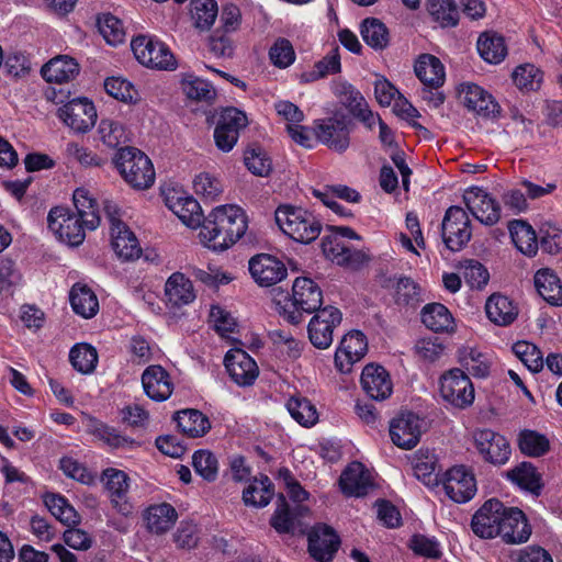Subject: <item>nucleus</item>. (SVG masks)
I'll return each instance as SVG.
<instances>
[{
	"mask_svg": "<svg viewBox=\"0 0 562 562\" xmlns=\"http://www.w3.org/2000/svg\"><path fill=\"white\" fill-rule=\"evenodd\" d=\"M192 464L195 472L207 481H214L218 473L216 457L207 450H199L192 457Z\"/></svg>",
	"mask_w": 562,
	"mask_h": 562,
	"instance_id": "obj_60",
	"label": "nucleus"
},
{
	"mask_svg": "<svg viewBox=\"0 0 562 562\" xmlns=\"http://www.w3.org/2000/svg\"><path fill=\"white\" fill-rule=\"evenodd\" d=\"M44 503L52 515L67 526L77 525L80 520L76 509L68 501L58 494H46Z\"/></svg>",
	"mask_w": 562,
	"mask_h": 562,
	"instance_id": "obj_50",
	"label": "nucleus"
},
{
	"mask_svg": "<svg viewBox=\"0 0 562 562\" xmlns=\"http://www.w3.org/2000/svg\"><path fill=\"white\" fill-rule=\"evenodd\" d=\"M507 477L521 488L538 493L541 488V477L536 468L529 462H522L507 472Z\"/></svg>",
	"mask_w": 562,
	"mask_h": 562,
	"instance_id": "obj_51",
	"label": "nucleus"
},
{
	"mask_svg": "<svg viewBox=\"0 0 562 562\" xmlns=\"http://www.w3.org/2000/svg\"><path fill=\"white\" fill-rule=\"evenodd\" d=\"M142 384L145 394L156 402L168 400L173 391L171 378L161 366L147 367L142 374Z\"/></svg>",
	"mask_w": 562,
	"mask_h": 562,
	"instance_id": "obj_27",
	"label": "nucleus"
},
{
	"mask_svg": "<svg viewBox=\"0 0 562 562\" xmlns=\"http://www.w3.org/2000/svg\"><path fill=\"white\" fill-rule=\"evenodd\" d=\"M70 304L76 314L85 318L94 316L99 310L95 294L86 285L76 284L70 291Z\"/></svg>",
	"mask_w": 562,
	"mask_h": 562,
	"instance_id": "obj_45",
	"label": "nucleus"
},
{
	"mask_svg": "<svg viewBox=\"0 0 562 562\" xmlns=\"http://www.w3.org/2000/svg\"><path fill=\"white\" fill-rule=\"evenodd\" d=\"M485 311L488 319L499 326L512 324L518 315V310L513 302L497 293L487 299Z\"/></svg>",
	"mask_w": 562,
	"mask_h": 562,
	"instance_id": "obj_38",
	"label": "nucleus"
},
{
	"mask_svg": "<svg viewBox=\"0 0 562 562\" xmlns=\"http://www.w3.org/2000/svg\"><path fill=\"white\" fill-rule=\"evenodd\" d=\"M103 212L110 223L111 244L117 257L124 260L138 258L140 246L134 233L121 221L116 203L104 200Z\"/></svg>",
	"mask_w": 562,
	"mask_h": 562,
	"instance_id": "obj_6",
	"label": "nucleus"
},
{
	"mask_svg": "<svg viewBox=\"0 0 562 562\" xmlns=\"http://www.w3.org/2000/svg\"><path fill=\"white\" fill-rule=\"evenodd\" d=\"M463 202L471 214L484 225L492 226L501 218L499 204L481 188L467 190Z\"/></svg>",
	"mask_w": 562,
	"mask_h": 562,
	"instance_id": "obj_18",
	"label": "nucleus"
},
{
	"mask_svg": "<svg viewBox=\"0 0 562 562\" xmlns=\"http://www.w3.org/2000/svg\"><path fill=\"white\" fill-rule=\"evenodd\" d=\"M389 430L396 447L411 450L418 445L422 434L426 430V422L418 415L406 412L391 420Z\"/></svg>",
	"mask_w": 562,
	"mask_h": 562,
	"instance_id": "obj_11",
	"label": "nucleus"
},
{
	"mask_svg": "<svg viewBox=\"0 0 562 562\" xmlns=\"http://www.w3.org/2000/svg\"><path fill=\"white\" fill-rule=\"evenodd\" d=\"M459 94L462 103L477 115L486 119H495L499 115V104L482 87L471 82L462 83Z\"/></svg>",
	"mask_w": 562,
	"mask_h": 562,
	"instance_id": "obj_20",
	"label": "nucleus"
},
{
	"mask_svg": "<svg viewBox=\"0 0 562 562\" xmlns=\"http://www.w3.org/2000/svg\"><path fill=\"white\" fill-rule=\"evenodd\" d=\"M473 438L484 461L494 465H503L509 460L510 447L503 435L492 429H480L474 432Z\"/></svg>",
	"mask_w": 562,
	"mask_h": 562,
	"instance_id": "obj_16",
	"label": "nucleus"
},
{
	"mask_svg": "<svg viewBox=\"0 0 562 562\" xmlns=\"http://www.w3.org/2000/svg\"><path fill=\"white\" fill-rule=\"evenodd\" d=\"M131 47L136 59L146 67L165 70L176 67L173 54L158 40L139 35L132 41Z\"/></svg>",
	"mask_w": 562,
	"mask_h": 562,
	"instance_id": "obj_8",
	"label": "nucleus"
},
{
	"mask_svg": "<svg viewBox=\"0 0 562 562\" xmlns=\"http://www.w3.org/2000/svg\"><path fill=\"white\" fill-rule=\"evenodd\" d=\"M87 431L112 449L133 448L136 445L134 439L95 418L89 419Z\"/></svg>",
	"mask_w": 562,
	"mask_h": 562,
	"instance_id": "obj_36",
	"label": "nucleus"
},
{
	"mask_svg": "<svg viewBox=\"0 0 562 562\" xmlns=\"http://www.w3.org/2000/svg\"><path fill=\"white\" fill-rule=\"evenodd\" d=\"M339 485L347 496H364L372 486L371 475L362 463L352 462L341 473Z\"/></svg>",
	"mask_w": 562,
	"mask_h": 562,
	"instance_id": "obj_30",
	"label": "nucleus"
},
{
	"mask_svg": "<svg viewBox=\"0 0 562 562\" xmlns=\"http://www.w3.org/2000/svg\"><path fill=\"white\" fill-rule=\"evenodd\" d=\"M428 12L441 27H452L459 22V11L453 0H428Z\"/></svg>",
	"mask_w": 562,
	"mask_h": 562,
	"instance_id": "obj_49",
	"label": "nucleus"
},
{
	"mask_svg": "<svg viewBox=\"0 0 562 562\" xmlns=\"http://www.w3.org/2000/svg\"><path fill=\"white\" fill-rule=\"evenodd\" d=\"M351 120L341 112L333 116L316 120L314 131L317 139L328 148L344 153L350 144Z\"/></svg>",
	"mask_w": 562,
	"mask_h": 562,
	"instance_id": "obj_7",
	"label": "nucleus"
},
{
	"mask_svg": "<svg viewBox=\"0 0 562 562\" xmlns=\"http://www.w3.org/2000/svg\"><path fill=\"white\" fill-rule=\"evenodd\" d=\"M361 385L363 391L375 401H383L392 394L393 385L387 371L375 364H368L362 370Z\"/></svg>",
	"mask_w": 562,
	"mask_h": 562,
	"instance_id": "obj_28",
	"label": "nucleus"
},
{
	"mask_svg": "<svg viewBox=\"0 0 562 562\" xmlns=\"http://www.w3.org/2000/svg\"><path fill=\"white\" fill-rule=\"evenodd\" d=\"M322 250L331 262L350 269L360 268L367 260L362 251L351 249L337 234L325 235L322 238Z\"/></svg>",
	"mask_w": 562,
	"mask_h": 562,
	"instance_id": "obj_19",
	"label": "nucleus"
},
{
	"mask_svg": "<svg viewBox=\"0 0 562 562\" xmlns=\"http://www.w3.org/2000/svg\"><path fill=\"white\" fill-rule=\"evenodd\" d=\"M367 350L368 342L361 331L353 330L345 335L335 353L337 369L342 373L349 372L352 364L364 357Z\"/></svg>",
	"mask_w": 562,
	"mask_h": 562,
	"instance_id": "obj_23",
	"label": "nucleus"
},
{
	"mask_svg": "<svg viewBox=\"0 0 562 562\" xmlns=\"http://www.w3.org/2000/svg\"><path fill=\"white\" fill-rule=\"evenodd\" d=\"M513 80L521 90H537L542 81V74L533 65H521L514 70Z\"/></svg>",
	"mask_w": 562,
	"mask_h": 562,
	"instance_id": "obj_58",
	"label": "nucleus"
},
{
	"mask_svg": "<svg viewBox=\"0 0 562 562\" xmlns=\"http://www.w3.org/2000/svg\"><path fill=\"white\" fill-rule=\"evenodd\" d=\"M143 517L148 531L162 535L173 527L178 519V513L172 505L160 503L146 508Z\"/></svg>",
	"mask_w": 562,
	"mask_h": 562,
	"instance_id": "obj_32",
	"label": "nucleus"
},
{
	"mask_svg": "<svg viewBox=\"0 0 562 562\" xmlns=\"http://www.w3.org/2000/svg\"><path fill=\"white\" fill-rule=\"evenodd\" d=\"M69 360L78 372L91 373L98 363L97 350L87 344L76 345L69 352Z\"/></svg>",
	"mask_w": 562,
	"mask_h": 562,
	"instance_id": "obj_55",
	"label": "nucleus"
},
{
	"mask_svg": "<svg viewBox=\"0 0 562 562\" xmlns=\"http://www.w3.org/2000/svg\"><path fill=\"white\" fill-rule=\"evenodd\" d=\"M248 124L247 116L236 108L224 109L214 130L216 147L224 151H231L236 145L239 132Z\"/></svg>",
	"mask_w": 562,
	"mask_h": 562,
	"instance_id": "obj_12",
	"label": "nucleus"
},
{
	"mask_svg": "<svg viewBox=\"0 0 562 562\" xmlns=\"http://www.w3.org/2000/svg\"><path fill=\"white\" fill-rule=\"evenodd\" d=\"M273 496V484L267 475L255 477L243 492V501L247 506L265 507Z\"/></svg>",
	"mask_w": 562,
	"mask_h": 562,
	"instance_id": "obj_42",
	"label": "nucleus"
},
{
	"mask_svg": "<svg viewBox=\"0 0 562 562\" xmlns=\"http://www.w3.org/2000/svg\"><path fill=\"white\" fill-rule=\"evenodd\" d=\"M41 74L47 82H68L79 74V65L74 58L60 55L46 63Z\"/></svg>",
	"mask_w": 562,
	"mask_h": 562,
	"instance_id": "obj_34",
	"label": "nucleus"
},
{
	"mask_svg": "<svg viewBox=\"0 0 562 562\" xmlns=\"http://www.w3.org/2000/svg\"><path fill=\"white\" fill-rule=\"evenodd\" d=\"M166 205L188 227L203 224L202 209L193 196L172 190L166 195Z\"/></svg>",
	"mask_w": 562,
	"mask_h": 562,
	"instance_id": "obj_22",
	"label": "nucleus"
},
{
	"mask_svg": "<svg viewBox=\"0 0 562 562\" xmlns=\"http://www.w3.org/2000/svg\"><path fill=\"white\" fill-rule=\"evenodd\" d=\"M422 322L435 333H449L454 328L452 314L440 303L425 305L422 310Z\"/></svg>",
	"mask_w": 562,
	"mask_h": 562,
	"instance_id": "obj_39",
	"label": "nucleus"
},
{
	"mask_svg": "<svg viewBox=\"0 0 562 562\" xmlns=\"http://www.w3.org/2000/svg\"><path fill=\"white\" fill-rule=\"evenodd\" d=\"M441 236L447 248L452 251L461 250L470 241L471 221L461 206L448 207L441 223Z\"/></svg>",
	"mask_w": 562,
	"mask_h": 562,
	"instance_id": "obj_9",
	"label": "nucleus"
},
{
	"mask_svg": "<svg viewBox=\"0 0 562 562\" xmlns=\"http://www.w3.org/2000/svg\"><path fill=\"white\" fill-rule=\"evenodd\" d=\"M323 303V292L317 283L308 278H296L292 286L290 303L282 307L284 318L291 324L302 321V313H317Z\"/></svg>",
	"mask_w": 562,
	"mask_h": 562,
	"instance_id": "obj_5",
	"label": "nucleus"
},
{
	"mask_svg": "<svg viewBox=\"0 0 562 562\" xmlns=\"http://www.w3.org/2000/svg\"><path fill=\"white\" fill-rule=\"evenodd\" d=\"M245 165L250 172L259 177H267L272 170L271 159L261 147L246 150Z\"/></svg>",
	"mask_w": 562,
	"mask_h": 562,
	"instance_id": "obj_59",
	"label": "nucleus"
},
{
	"mask_svg": "<svg viewBox=\"0 0 562 562\" xmlns=\"http://www.w3.org/2000/svg\"><path fill=\"white\" fill-rule=\"evenodd\" d=\"M477 50L481 57L491 64L501 63L507 54L503 36L491 32H485L479 37Z\"/></svg>",
	"mask_w": 562,
	"mask_h": 562,
	"instance_id": "obj_47",
	"label": "nucleus"
},
{
	"mask_svg": "<svg viewBox=\"0 0 562 562\" xmlns=\"http://www.w3.org/2000/svg\"><path fill=\"white\" fill-rule=\"evenodd\" d=\"M333 89L341 104L347 108L355 117L362 121L369 127L375 123L376 119L369 110L364 98L352 85L340 81L335 83Z\"/></svg>",
	"mask_w": 562,
	"mask_h": 562,
	"instance_id": "obj_25",
	"label": "nucleus"
},
{
	"mask_svg": "<svg viewBox=\"0 0 562 562\" xmlns=\"http://www.w3.org/2000/svg\"><path fill=\"white\" fill-rule=\"evenodd\" d=\"M58 117L75 132L86 133L94 125L97 111L88 99H74L58 109Z\"/></svg>",
	"mask_w": 562,
	"mask_h": 562,
	"instance_id": "obj_17",
	"label": "nucleus"
},
{
	"mask_svg": "<svg viewBox=\"0 0 562 562\" xmlns=\"http://www.w3.org/2000/svg\"><path fill=\"white\" fill-rule=\"evenodd\" d=\"M191 15L196 27L207 30L217 16V4L214 0H191Z\"/></svg>",
	"mask_w": 562,
	"mask_h": 562,
	"instance_id": "obj_56",
	"label": "nucleus"
},
{
	"mask_svg": "<svg viewBox=\"0 0 562 562\" xmlns=\"http://www.w3.org/2000/svg\"><path fill=\"white\" fill-rule=\"evenodd\" d=\"M513 351L531 372H539L543 368L541 352L535 345L518 341L513 346Z\"/></svg>",
	"mask_w": 562,
	"mask_h": 562,
	"instance_id": "obj_61",
	"label": "nucleus"
},
{
	"mask_svg": "<svg viewBox=\"0 0 562 562\" xmlns=\"http://www.w3.org/2000/svg\"><path fill=\"white\" fill-rule=\"evenodd\" d=\"M518 447L524 454L537 458L549 451L550 442L544 435L525 429L518 435Z\"/></svg>",
	"mask_w": 562,
	"mask_h": 562,
	"instance_id": "obj_52",
	"label": "nucleus"
},
{
	"mask_svg": "<svg viewBox=\"0 0 562 562\" xmlns=\"http://www.w3.org/2000/svg\"><path fill=\"white\" fill-rule=\"evenodd\" d=\"M178 428L188 437L204 436L211 428L209 418L196 409H183L176 414Z\"/></svg>",
	"mask_w": 562,
	"mask_h": 562,
	"instance_id": "obj_41",
	"label": "nucleus"
},
{
	"mask_svg": "<svg viewBox=\"0 0 562 562\" xmlns=\"http://www.w3.org/2000/svg\"><path fill=\"white\" fill-rule=\"evenodd\" d=\"M530 535L531 528L525 514L516 507H507L498 536L507 543H522Z\"/></svg>",
	"mask_w": 562,
	"mask_h": 562,
	"instance_id": "obj_31",
	"label": "nucleus"
},
{
	"mask_svg": "<svg viewBox=\"0 0 562 562\" xmlns=\"http://www.w3.org/2000/svg\"><path fill=\"white\" fill-rule=\"evenodd\" d=\"M247 216L237 205H220L203 221L202 241L215 251H223L240 239L247 231Z\"/></svg>",
	"mask_w": 562,
	"mask_h": 562,
	"instance_id": "obj_2",
	"label": "nucleus"
},
{
	"mask_svg": "<svg viewBox=\"0 0 562 562\" xmlns=\"http://www.w3.org/2000/svg\"><path fill=\"white\" fill-rule=\"evenodd\" d=\"M167 302L175 307L192 303L195 292L192 282L181 272L172 273L165 284Z\"/></svg>",
	"mask_w": 562,
	"mask_h": 562,
	"instance_id": "obj_33",
	"label": "nucleus"
},
{
	"mask_svg": "<svg viewBox=\"0 0 562 562\" xmlns=\"http://www.w3.org/2000/svg\"><path fill=\"white\" fill-rule=\"evenodd\" d=\"M442 398L458 408H465L474 401V387L463 370L454 368L440 379Z\"/></svg>",
	"mask_w": 562,
	"mask_h": 562,
	"instance_id": "obj_10",
	"label": "nucleus"
},
{
	"mask_svg": "<svg viewBox=\"0 0 562 562\" xmlns=\"http://www.w3.org/2000/svg\"><path fill=\"white\" fill-rule=\"evenodd\" d=\"M224 364L231 379L239 386L254 384L259 373L256 361L241 349L229 350Z\"/></svg>",
	"mask_w": 562,
	"mask_h": 562,
	"instance_id": "obj_21",
	"label": "nucleus"
},
{
	"mask_svg": "<svg viewBox=\"0 0 562 562\" xmlns=\"http://www.w3.org/2000/svg\"><path fill=\"white\" fill-rule=\"evenodd\" d=\"M76 212L66 207H53L47 216L49 229L57 238L70 246H79L86 237V231L100 225L97 201L86 188H78L72 194Z\"/></svg>",
	"mask_w": 562,
	"mask_h": 562,
	"instance_id": "obj_1",
	"label": "nucleus"
},
{
	"mask_svg": "<svg viewBox=\"0 0 562 562\" xmlns=\"http://www.w3.org/2000/svg\"><path fill=\"white\" fill-rule=\"evenodd\" d=\"M463 278L472 289H481L490 278L486 268L476 260H465L463 263Z\"/></svg>",
	"mask_w": 562,
	"mask_h": 562,
	"instance_id": "obj_63",
	"label": "nucleus"
},
{
	"mask_svg": "<svg viewBox=\"0 0 562 562\" xmlns=\"http://www.w3.org/2000/svg\"><path fill=\"white\" fill-rule=\"evenodd\" d=\"M339 544V537L326 525L315 526L308 533V551L319 562L330 561Z\"/></svg>",
	"mask_w": 562,
	"mask_h": 562,
	"instance_id": "obj_26",
	"label": "nucleus"
},
{
	"mask_svg": "<svg viewBox=\"0 0 562 562\" xmlns=\"http://www.w3.org/2000/svg\"><path fill=\"white\" fill-rule=\"evenodd\" d=\"M507 507L498 499L486 501L472 518L473 532L482 539L497 537Z\"/></svg>",
	"mask_w": 562,
	"mask_h": 562,
	"instance_id": "obj_15",
	"label": "nucleus"
},
{
	"mask_svg": "<svg viewBox=\"0 0 562 562\" xmlns=\"http://www.w3.org/2000/svg\"><path fill=\"white\" fill-rule=\"evenodd\" d=\"M98 29L110 45H117L125 38L122 21L111 13H103L98 18Z\"/></svg>",
	"mask_w": 562,
	"mask_h": 562,
	"instance_id": "obj_57",
	"label": "nucleus"
},
{
	"mask_svg": "<svg viewBox=\"0 0 562 562\" xmlns=\"http://www.w3.org/2000/svg\"><path fill=\"white\" fill-rule=\"evenodd\" d=\"M458 361L474 378H485L490 372L487 357L473 347L463 346L459 348Z\"/></svg>",
	"mask_w": 562,
	"mask_h": 562,
	"instance_id": "obj_44",
	"label": "nucleus"
},
{
	"mask_svg": "<svg viewBox=\"0 0 562 562\" xmlns=\"http://www.w3.org/2000/svg\"><path fill=\"white\" fill-rule=\"evenodd\" d=\"M441 483L446 495L459 504L469 502L476 493L474 474L464 465L449 469L443 474Z\"/></svg>",
	"mask_w": 562,
	"mask_h": 562,
	"instance_id": "obj_14",
	"label": "nucleus"
},
{
	"mask_svg": "<svg viewBox=\"0 0 562 562\" xmlns=\"http://www.w3.org/2000/svg\"><path fill=\"white\" fill-rule=\"evenodd\" d=\"M360 34L364 43L375 50L384 49L390 42L387 27L375 18H368L361 23Z\"/></svg>",
	"mask_w": 562,
	"mask_h": 562,
	"instance_id": "obj_46",
	"label": "nucleus"
},
{
	"mask_svg": "<svg viewBox=\"0 0 562 562\" xmlns=\"http://www.w3.org/2000/svg\"><path fill=\"white\" fill-rule=\"evenodd\" d=\"M100 140L110 148H116L130 140L126 127L113 119H102L98 126Z\"/></svg>",
	"mask_w": 562,
	"mask_h": 562,
	"instance_id": "obj_48",
	"label": "nucleus"
},
{
	"mask_svg": "<svg viewBox=\"0 0 562 562\" xmlns=\"http://www.w3.org/2000/svg\"><path fill=\"white\" fill-rule=\"evenodd\" d=\"M508 231L513 243L520 252L529 257L537 254V235L533 228L526 221H510L508 224Z\"/></svg>",
	"mask_w": 562,
	"mask_h": 562,
	"instance_id": "obj_40",
	"label": "nucleus"
},
{
	"mask_svg": "<svg viewBox=\"0 0 562 562\" xmlns=\"http://www.w3.org/2000/svg\"><path fill=\"white\" fill-rule=\"evenodd\" d=\"M115 166L123 179L134 189L145 190L155 181L151 160L135 147L120 148L114 158Z\"/></svg>",
	"mask_w": 562,
	"mask_h": 562,
	"instance_id": "obj_4",
	"label": "nucleus"
},
{
	"mask_svg": "<svg viewBox=\"0 0 562 562\" xmlns=\"http://www.w3.org/2000/svg\"><path fill=\"white\" fill-rule=\"evenodd\" d=\"M417 78L429 88H439L445 82V68L441 61L429 54L422 55L415 64Z\"/></svg>",
	"mask_w": 562,
	"mask_h": 562,
	"instance_id": "obj_37",
	"label": "nucleus"
},
{
	"mask_svg": "<svg viewBox=\"0 0 562 562\" xmlns=\"http://www.w3.org/2000/svg\"><path fill=\"white\" fill-rule=\"evenodd\" d=\"M104 89L108 94L123 102H134L137 100V91L133 85L121 77L105 79Z\"/></svg>",
	"mask_w": 562,
	"mask_h": 562,
	"instance_id": "obj_62",
	"label": "nucleus"
},
{
	"mask_svg": "<svg viewBox=\"0 0 562 562\" xmlns=\"http://www.w3.org/2000/svg\"><path fill=\"white\" fill-rule=\"evenodd\" d=\"M341 319V312L334 306H326L315 313L307 326L311 344L317 349L329 348L334 330L340 325Z\"/></svg>",
	"mask_w": 562,
	"mask_h": 562,
	"instance_id": "obj_13",
	"label": "nucleus"
},
{
	"mask_svg": "<svg viewBox=\"0 0 562 562\" xmlns=\"http://www.w3.org/2000/svg\"><path fill=\"white\" fill-rule=\"evenodd\" d=\"M279 228L293 240L310 244L322 231L316 217L304 209L292 205H280L274 212Z\"/></svg>",
	"mask_w": 562,
	"mask_h": 562,
	"instance_id": "obj_3",
	"label": "nucleus"
},
{
	"mask_svg": "<svg viewBox=\"0 0 562 562\" xmlns=\"http://www.w3.org/2000/svg\"><path fill=\"white\" fill-rule=\"evenodd\" d=\"M252 279L261 286H271L286 276V268L279 259L268 254H260L249 260Z\"/></svg>",
	"mask_w": 562,
	"mask_h": 562,
	"instance_id": "obj_24",
	"label": "nucleus"
},
{
	"mask_svg": "<svg viewBox=\"0 0 562 562\" xmlns=\"http://www.w3.org/2000/svg\"><path fill=\"white\" fill-rule=\"evenodd\" d=\"M269 56L272 64L279 68L289 67L295 59L293 46L285 38H280L274 43L270 48Z\"/></svg>",
	"mask_w": 562,
	"mask_h": 562,
	"instance_id": "obj_64",
	"label": "nucleus"
},
{
	"mask_svg": "<svg viewBox=\"0 0 562 562\" xmlns=\"http://www.w3.org/2000/svg\"><path fill=\"white\" fill-rule=\"evenodd\" d=\"M183 93L191 100L211 101L215 97V90L210 82L192 74H186L181 80Z\"/></svg>",
	"mask_w": 562,
	"mask_h": 562,
	"instance_id": "obj_54",
	"label": "nucleus"
},
{
	"mask_svg": "<svg viewBox=\"0 0 562 562\" xmlns=\"http://www.w3.org/2000/svg\"><path fill=\"white\" fill-rule=\"evenodd\" d=\"M102 481L113 506L124 515L130 513L131 506L127 503L130 477L127 474L122 470L108 468L102 472Z\"/></svg>",
	"mask_w": 562,
	"mask_h": 562,
	"instance_id": "obj_29",
	"label": "nucleus"
},
{
	"mask_svg": "<svg viewBox=\"0 0 562 562\" xmlns=\"http://www.w3.org/2000/svg\"><path fill=\"white\" fill-rule=\"evenodd\" d=\"M286 408L292 418L304 427H311L317 422V411L305 397L292 396L286 403Z\"/></svg>",
	"mask_w": 562,
	"mask_h": 562,
	"instance_id": "obj_53",
	"label": "nucleus"
},
{
	"mask_svg": "<svg viewBox=\"0 0 562 562\" xmlns=\"http://www.w3.org/2000/svg\"><path fill=\"white\" fill-rule=\"evenodd\" d=\"M437 467L436 456L427 449H419L412 459L415 476L426 485L438 484Z\"/></svg>",
	"mask_w": 562,
	"mask_h": 562,
	"instance_id": "obj_43",
	"label": "nucleus"
},
{
	"mask_svg": "<svg viewBox=\"0 0 562 562\" xmlns=\"http://www.w3.org/2000/svg\"><path fill=\"white\" fill-rule=\"evenodd\" d=\"M535 286L539 295L553 306L562 305V284L560 278L549 268L536 272Z\"/></svg>",
	"mask_w": 562,
	"mask_h": 562,
	"instance_id": "obj_35",
	"label": "nucleus"
}]
</instances>
